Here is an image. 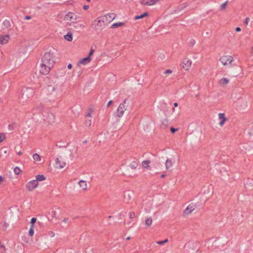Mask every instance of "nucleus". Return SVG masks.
Wrapping results in <instances>:
<instances>
[{
    "instance_id": "obj_61",
    "label": "nucleus",
    "mask_w": 253,
    "mask_h": 253,
    "mask_svg": "<svg viewBox=\"0 0 253 253\" xmlns=\"http://www.w3.org/2000/svg\"><path fill=\"white\" fill-rule=\"evenodd\" d=\"M38 108V106H36L35 108H34V110L37 109Z\"/></svg>"
},
{
    "instance_id": "obj_48",
    "label": "nucleus",
    "mask_w": 253,
    "mask_h": 253,
    "mask_svg": "<svg viewBox=\"0 0 253 253\" xmlns=\"http://www.w3.org/2000/svg\"><path fill=\"white\" fill-rule=\"evenodd\" d=\"M89 8V6L88 5H84L83 7V8L84 9V10H87Z\"/></svg>"
},
{
    "instance_id": "obj_9",
    "label": "nucleus",
    "mask_w": 253,
    "mask_h": 253,
    "mask_svg": "<svg viewBox=\"0 0 253 253\" xmlns=\"http://www.w3.org/2000/svg\"><path fill=\"white\" fill-rule=\"evenodd\" d=\"M77 16L73 12H69L65 15L64 18V20L66 21H72V20H76Z\"/></svg>"
},
{
    "instance_id": "obj_18",
    "label": "nucleus",
    "mask_w": 253,
    "mask_h": 253,
    "mask_svg": "<svg viewBox=\"0 0 253 253\" xmlns=\"http://www.w3.org/2000/svg\"><path fill=\"white\" fill-rule=\"evenodd\" d=\"M172 166L173 162L172 161L169 159H168L165 163V167L166 169L169 170V169L172 167Z\"/></svg>"
},
{
    "instance_id": "obj_23",
    "label": "nucleus",
    "mask_w": 253,
    "mask_h": 253,
    "mask_svg": "<svg viewBox=\"0 0 253 253\" xmlns=\"http://www.w3.org/2000/svg\"><path fill=\"white\" fill-rule=\"evenodd\" d=\"M149 14L147 12H144V13L140 15H137L135 17V20H137V19H142L145 17H147L148 16Z\"/></svg>"
},
{
    "instance_id": "obj_47",
    "label": "nucleus",
    "mask_w": 253,
    "mask_h": 253,
    "mask_svg": "<svg viewBox=\"0 0 253 253\" xmlns=\"http://www.w3.org/2000/svg\"><path fill=\"white\" fill-rule=\"evenodd\" d=\"M195 41H194V40L191 41L189 42V44H190L191 45H192V46L194 45L195 44Z\"/></svg>"
},
{
    "instance_id": "obj_29",
    "label": "nucleus",
    "mask_w": 253,
    "mask_h": 253,
    "mask_svg": "<svg viewBox=\"0 0 253 253\" xmlns=\"http://www.w3.org/2000/svg\"><path fill=\"white\" fill-rule=\"evenodd\" d=\"M106 16L107 18L109 17L111 20H113V19H115V18L116 17V15L114 13H109V14H107L106 15Z\"/></svg>"
},
{
    "instance_id": "obj_27",
    "label": "nucleus",
    "mask_w": 253,
    "mask_h": 253,
    "mask_svg": "<svg viewBox=\"0 0 253 253\" xmlns=\"http://www.w3.org/2000/svg\"><path fill=\"white\" fill-rule=\"evenodd\" d=\"M124 25H125V23H123V22L116 23H114L113 25H112L111 27L113 28H115L118 27L119 26H123Z\"/></svg>"
},
{
    "instance_id": "obj_56",
    "label": "nucleus",
    "mask_w": 253,
    "mask_h": 253,
    "mask_svg": "<svg viewBox=\"0 0 253 253\" xmlns=\"http://www.w3.org/2000/svg\"><path fill=\"white\" fill-rule=\"evenodd\" d=\"M165 176H166V174H162V175H161V177L162 178H164Z\"/></svg>"
},
{
    "instance_id": "obj_16",
    "label": "nucleus",
    "mask_w": 253,
    "mask_h": 253,
    "mask_svg": "<svg viewBox=\"0 0 253 253\" xmlns=\"http://www.w3.org/2000/svg\"><path fill=\"white\" fill-rule=\"evenodd\" d=\"M191 65V61L190 60H186L183 62L182 67L185 70H188Z\"/></svg>"
},
{
    "instance_id": "obj_51",
    "label": "nucleus",
    "mask_w": 253,
    "mask_h": 253,
    "mask_svg": "<svg viewBox=\"0 0 253 253\" xmlns=\"http://www.w3.org/2000/svg\"><path fill=\"white\" fill-rule=\"evenodd\" d=\"M49 234L52 237H53L54 236V233L53 231H50Z\"/></svg>"
},
{
    "instance_id": "obj_34",
    "label": "nucleus",
    "mask_w": 253,
    "mask_h": 253,
    "mask_svg": "<svg viewBox=\"0 0 253 253\" xmlns=\"http://www.w3.org/2000/svg\"><path fill=\"white\" fill-rule=\"evenodd\" d=\"M3 24L6 27H8L10 26V22L8 20H5L3 21Z\"/></svg>"
},
{
    "instance_id": "obj_49",
    "label": "nucleus",
    "mask_w": 253,
    "mask_h": 253,
    "mask_svg": "<svg viewBox=\"0 0 253 253\" xmlns=\"http://www.w3.org/2000/svg\"><path fill=\"white\" fill-rule=\"evenodd\" d=\"M241 30V28L240 27H237L236 29H235V31L237 32H240Z\"/></svg>"
},
{
    "instance_id": "obj_17",
    "label": "nucleus",
    "mask_w": 253,
    "mask_h": 253,
    "mask_svg": "<svg viewBox=\"0 0 253 253\" xmlns=\"http://www.w3.org/2000/svg\"><path fill=\"white\" fill-rule=\"evenodd\" d=\"M131 197V193L130 191H128L125 192L124 194V200L127 203L130 200Z\"/></svg>"
},
{
    "instance_id": "obj_21",
    "label": "nucleus",
    "mask_w": 253,
    "mask_h": 253,
    "mask_svg": "<svg viewBox=\"0 0 253 253\" xmlns=\"http://www.w3.org/2000/svg\"><path fill=\"white\" fill-rule=\"evenodd\" d=\"M229 82V80L225 78L221 79L219 81V83L221 84L226 85Z\"/></svg>"
},
{
    "instance_id": "obj_55",
    "label": "nucleus",
    "mask_w": 253,
    "mask_h": 253,
    "mask_svg": "<svg viewBox=\"0 0 253 253\" xmlns=\"http://www.w3.org/2000/svg\"><path fill=\"white\" fill-rule=\"evenodd\" d=\"M173 105H174V107H177L178 106V103H176V102L174 103Z\"/></svg>"
},
{
    "instance_id": "obj_28",
    "label": "nucleus",
    "mask_w": 253,
    "mask_h": 253,
    "mask_svg": "<svg viewBox=\"0 0 253 253\" xmlns=\"http://www.w3.org/2000/svg\"><path fill=\"white\" fill-rule=\"evenodd\" d=\"M152 223V219L151 217H149L146 219L145 224L147 226H150L151 225Z\"/></svg>"
},
{
    "instance_id": "obj_62",
    "label": "nucleus",
    "mask_w": 253,
    "mask_h": 253,
    "mask_svg": "<svg viewBox=\"0 0 253 253\" xmlns=\"http://www.w3.org/2000/svg\"><path fill=\"white\" fill-rule=\"evenodd\" d=\"M252 54H253V47L252 48Z\"/></svg>"
},
{
    "instance_id": "obj_52",
    "label": "nucleus",
    "mask_w": 253,
    "mask_h": 253,
    "mask_svg": "<svg viewBox=\"0 0 253 253\" xmlns=\"http://www.w3.org/2000/svg\"><path fill=\"white\" fill-rule=\"evenodd\" d=\"M91 111H90V112H88L86 115V117H91Z\"/></svg>"
},
{
    "instance_id": "obj_19",
    "label": "nucleus",
    "mask_w": 253,
    "mask_h": 253,
    "mask_svg": "<svg viewBox=\"0 0 253 253\" xmlns=\"http://www.w3.org/2000/svg\"><path fill=\"white\" fill-rule=\"evenodd\" d=\"M150 161L149 160H145L142 161L141 163L142 167L143 169H149L150 168Z\"/></svg>"
},
{
    "instance_id": "obj_60",
    "label": "nucleus",
    "mask_w": 253,
    "mask_h": 253,
    "mask_svg": "<svg viewBox=\"0 0 253 253\" xmlns=\"http://www.w3.org/2000/svg\"><path fill=\"white\" fill-rule=\"evenodd\" d=\"M130 237H127L126 238V239L127 240H129L130 239Z\"/></svg>"
},
{
    "instance_id": "obj_35",
    "label": "nucleus",
    "mask_w": 253,
    "mask_h": 253,
    "mask_svg": "<svg viewBox=\"0 0 253 253\" xmlns=\"http://www.w3.org/2000/svg\"><path fill=\"white\" fill-rule=\"evenodd\" d=\"M85 125L86 126H90L91 125V120L90 119L86 120L85 121Z\"/></svg>"
},
{
    "instance_id": "obj_22",
    "label": "nucleus",
    "mask_w": 253,
    "mask_h": 253,
    "mask_svg": "<svg viewBox=\"0 0 253 253\" xmlns=\"http://www.w3.org/2000/svg\"><path fill=\"white\" fill-rule=\"evenodd\" d=\"M64 39L69 42H71L73 40L72 34L70 33H68L67 35L64 36Z\"/></svg>"
},
{
    "instance_id": "obj_3",
    "label": "nucleus",
    "mask_w": 253,
    "mask_h": 253,
    "mask_svg": "<svg viewBox=\"0 0 253 253\" xmlns=\"http://www.w3.org/2000/svg\"><path fill=\"white\" fill-rule=\"evenodd\" d=\"M128 105V103L126 102V99H125L123 103H121L117 110V116L121 118L124 114L125 111L127 109Z\"/></svg>"
},
{
    "instance_id": "obj_10",
    "label": "nucleus",
    "mask_w": 253,
    "mask_h": 253,
    "mask_svg": "<svg viewBox=\"0 0 253 253\" xmlns=\"http://www.w3.org/2000/svg\"><path fill=\"white\" fill-rule=\"evenodd\" d=\"M55 166L57 169H62L66 166V163L62 161L61 157H58L55 161Z\"/></svg>"
},
{
    "instance_id": "obj_57",
    "label": "nucleus",
    "mask_w": 253,
    "mask_h": 253,
    "mask_svg": "<svg viewBox=\"0 0 253 253\" xmlns=\"http://www.w3.org/2000/svg\"><path fill=\"white\" fill-rule=\"evenodd\" d=\"M126 224H127V225H131V222H130V221L127 222L126 223Z\"/></svg>"
},
{
    "instance_id": "obj_15",
    "label": "nucleus",
    "mask_w": 253,
    "mask_h": 253,
    "mask_svg": "<svg viewBox=\"0 0 253 253\" xmlns=\"http://www.w3.org/2000/svg\"><path fill=\"white\" fill-rule=\"evenodd\" d=\"M80 187L82 189L83 191H85L87 189V186L85 181L81 180L78 182Z\"/></svg>"
},
{
    "instance_id": "obj_40",
    "label": "nucleus",
    "mask_w": 253,
    "mask_h": 253,
    "mask_svg": "<svg viewBox=\"0 0 253 253\" xmlns=\"http://www.w3.org/2000/svg\"><path fill=\"white\" fill-rule=\"evenodd\" d=\"M8 224L6 222H4L2 225V227L3 228H4V229H6L7 228V227H8Z\"/></svg>"
},
{
    "instance_id": "obj_50",
    "label": "nucleus",
    "mask_w": 253,
    "mask_h": 253,
    "mask_svg": "<svg viewBox=\"0 0 253 253\" xmlns=\"http://www.w3.org/2000/svg\"><path fill=\"white\" fill-rule=\"evenodd\" d=\"M25 19L26 20H30L31 19V17L30 16H26L25 17Z\"/></svg>"
},
{
    "instance_id": "obj_63",
    "label": "nucleus",
    "mask_w": 253,
    "mask_h": 253,
    "mask_svg": "<svg viewBox=\"0 0 253 253\" xmlns=\"http://www.w3.org/2000/svg\"><path fill=\"white\" fill-rule=\"evenodd\" d=\"M72 23H73V24H74V23H75L76 22H75V21H72Z\"/></svg>"
},
{
    "instance_id": "obj_13",
    "label": "nucleus",
    "mask_w": 253,
    "mask_h": 253,
    "mask_svg": "<svg viewBox=\"0 0 253 253\" xmlns=\"http://www.w3.org/2000/svg\"><path fill=\"white\" fill-rule=\"evenodd\" d=\"M218 116L219 119L221 120L219 125L220 126H223L225 122L227 121V119L225 117L224 113H220L218 114Z\"/></svg>"
},
{
    "instance_id": "obj_38",
    "label": "nucleus",
    "mask_w": 253,
    "mask_h": 253,
    "mask_svg": "<svg viewBox=\"0 0 253 253\" xmlns=\"http://www.w3.org/2000/svg\"><path fill=\"white\" fill-rule=\"evenodd\" d=\"M135 216V213L133 211H130L129 213V217L130 218L132 219L134 218Z\"/></svg>"
},
{
    "instance_id": "obj_53",
    "label": "nucleus",
    "mask_w": 253,
    "mask_h": 253,
    "mask_svg": "<svg viewBox=\"0 0 253 253\" xmlns=\"http://www.w3.org/2000/svg\"><path fill=\"white\" fill-rule=\"evenodd\" d=\"M72 65L70 63V64H69L68 65V69H71L72 68Z\"/></svg>"
},
{
    "instance_id": "obj_12",
    "label": "nucleus",
    "mask_w": 253,
    "mask_h": 253,
    "mask_svg": "<svg viewBox=\"0 0 253 253\" xmlns=\"http://www.w3.org/2000/svg\"><path fill=\"white\" fill-rule=\"evenodd\" d=\"M10 39L9 35H2L0 34V43L4 44L7 43Z\"/></svg>"
},
{
    "instance_id": "obj_11",
    "label": "nucleus",
    "mask_w": 253,
    "mask_h": 253,
    "mask_svg": "<svg viewBox=\"0 0 253 253\" xmlns=\"http://www.w3.org/2000/svg\"><path fill=\"white\" fill-rule=\"evenodd\" d=\"M160 0H141L140 3L144 5H152Z\"/></svg>"
},
{
    "instance_id": "obj_30",
    "label": "nucleus",
    "mask_w": 253,
    "mask_h": 253,
    "mask_svg": "<svg viewBox=\"0 0 253 253\" xmlns=\"http://www.w3.org/2000/svg\"><path fill=\"white\" fill-rule=\"evenodd\" d=\"M36 221H37L36 218H35V217L32 218V219L31 220V222H30L31 227H32L33 228H34V224L36 223Z\"/></svg>"
},
{
    "instance_id": "obj_8",
    "label": "nucleus",
    "mask_w": 253,
    "mask_h": 253,
    "mask_svg": "<svg viewBox=\"0 0 253 253\" xmlns=\"http://www.w3.org/2000/svg\"><path fill=\"white\" fill-rule=\"evenodd\" d=\"M196 206L195 204L191 203L183 211V214L185 215H189L191 214L196 209Z\"/></svg>"
},
{
    "instance_id": "obj_36",
    "label": "nucleus",
    "mask_w": 253,
    "mask_h": 253,
    "mask_svg": "<svg viewBox=\"0 0 253 253\" xmlns=\"http://www.w3.org/2000/svg\"><path fill=\"white\" fill-rule=\"evenodd\" d=\"M29 234V235L31 237L33 236V235L34 234V228H33L32 227H30Z\"/></svg>"
},
{
    "instance_id": "obj_2",
    "label": "nucleus",
    "mask_w": 253,
    "mask_h": 253,
    "mask_svg": "<svg viewBox=\"0 0 253 253\" xmlns=\"http://www.w3.org/2000/svg\"><path fill=\"white\" fill-rule=\"evenodd\" d=\"M22 91L21 98L23 102H26L31 98L35 93L34 89L31 87H24L22 89Z\"/></svg>"
},
{
    "instance_id": "obj_59",
    "label": "nucleus",
    "mask_w": 253,
    "mask_h": 253,
    "mask_svg": "<svg viewBox=\"0 0 253 253\" xmlns=\"http://www.w3.org/2000/svg\"><path fill=\"white\" fill-rule=\"evenodd\" d=\"M18 154L19 155H21V154H22V152H21V151H19V152H18Z\"/></svg>"
},
{
    "instance_id": "obj_43",
    "label": "nucleus",
    "mask_w": 253,
    "mask_h": 253,
    "mask_svg": "<svg viewBox=\"0 0 253 253\" xmlns=\"http://www.w3.org/2000/svg\"><path fill=\"white\" fill-rule=\"evenodd\" d=\"M93 53L94 50L92 48H91L87 57H90V56L93 54Z\"/></svg>"
},
{
    "instance_id": "obj_39",
    "label": "nucleus",
    "mask_w": 253,
    "mask_h": 253,
    "mask_svg": "<svg viewBox=\"0 0 253 253\" xmlns=\"http://www.w3.org/2000/svg\"><path fill=\"white\" fill-rule=\"evenodd\" d=\"M76 28H84V26L83 24H79L78 26H75L74 25H73Z\"/></svg>"
},
{
    "instance_id": "obj_32",
    "label": "nucleus",
    "mask_w": 253,
    "mask_h": 253,
    "mask_svg": "<svg viewBox=\"0 0 253 253\" xmlns=\"http://www.w3.org/2000/svg\"><path fill=\"white\" fill-rule=\"evenodd\" d=\"M228 1H226L223 3L220 6L221 10H224L226 8Z\"/></svg>"
},
{
    "instance_id": "obj_7",
    "label": "nucleus",
    "mask_w": 253,
    "mask_h": 253,
    "mask_svg": "<svg viewBox=\"0 0 253 253\" xmlns=\"http://www.w3.org/2000/svg\"><path fill=\"white\" fill-rule=\"evenodd\" d=\"M38 184L39 183L37 180H33L26 184V188L28 191H32L38 186Z\"/></svg>"
},
{
    "instance_id": "obj_64",
    "label": "nucleus",
    "mask_w": 253,
    "mask_h": 253,
    "mask_svg": "<svg viewBox=\"0 0 253 253\" xmlns=\"http://www.w3.org/2000/svg\"><path fill=\"white\" fill-rule=\"evenodd\" d=\"M174 110H175L174 108H172V111H173V112H174Z\"/></svg>"
},
{
    "instance_id": "obj_37",
    "label": "nucleus",
    "mask_w": 253,
    "mask_h": 253,
    "mask_svg": "<svg viewBox=\"0 0 253 253\" xmlns=\"http://www.w3.org/2000/svg\"><path fill=\"white\" fill-rule=\"evenodd\" d=\"M5 135L3 133H0V143L3 141V140L5 139Z\"/></svg>"
},
{
    "instance_id": "obj_46",
    "label": "nucleus",
    "mask_w": 253,
    "mask_h": 253,
    "mask_svg": "<svg viewBox=\"0 0 253 253\" xmlns=\"http://www.w3.org/2000/svg\"><path fill=\"white\" fill-rule=\"evenodd\" d=\"M4 180V178L0 175V184H1Z\"/></svg>"
},
{
    "instance_id": "obj_14",
    "label": "nucleus",
    "mask_w": 253,
    "mask_h": 253,
    "mask_svg": "<svg viewBox=\"0 0 253 253\" xmlns=\"http://www.w3.org/2000/svg\"><path fill=\"white\" fill-rule=\"evenodd\" d=\"M103 23V21L98 18L97 20H95L92 22L91 26L93 28L97 30L98 27H101Z\"/></svg>"
},
{
    "instance_id": "obj_20",
    "label": "nucleus",
    "mask_w": 253,
    "mask_h": 253,
    "mask_svg": "<svg viewBox=\"0 0 253 253\" xmlns=\"http://www.w3.org/2000/svg\"><path fill=\"white\" fill-rule=\"evenodd\" d=\"M91 61L90 57H86L85 58H83L79 62L80 64L85 65L89 63Z\"/></svg>"
},
{
    "instance_id": "obj_1",
    "label": "nucleus",
    "mask_w": 253,
    "mask_h": 253,
    "mask_svg": "<svg viewBox=\"0 0 253 253\" xmlns=\"http://www.w3.org/2000/svg\"><path fill=\"white\" fill-rule=\"evenodd\" d=\"M55 62L53 53L46 52L42 57L41 63L39 67V71L42 75H47L53 67Z\"/></svg>"
},
{
    "instance_id": "obj_6",
    "label": "nucleus",
    "mask_w": 253,
    "mask_h": 253,
    "mask_svg": "<svg viewBox=\"0 0 253 253\" xmlns=\"http://www.w3.org/2000/svg\"><path fill=\"white\" fill-rule=\"evenodd\" d=\"M44 121L48 124L51 125L54 122L55 117L52 113H47L43 115Z\"/></svg>"
},
{
    "instance_id": "obj_33",
    "label": "nucleus",
    "mask_w": 253,
    "mask_h": 253,
    "mask_svg": "<svg viewBox=\"0 0 253 253\" xmlns=\"http://www.w3.org/2000/svg\"><path fill=\"white\" fill-rule=\"evenodd\" d=\"M168 241H169L167 239L164 241H158V242H157V244L160 245H163L165 243L168 242Z\"/></svg>"
},
{
    "instance_id": "obj_5",
    "label": "nucleus",
    "mask_w": 253,
    "mask_h": 253,
    "mask_svg": "<svg viewBox=\"0 0 253 253\" xmlns=\"http://www.w3.org/2000/svg\"><path fill=\"white\" fill-rule=\"evenodd\" d=\"M219 61L223 66H227L231 64L233 58L230 55H223L220 58Z\"/></svg>"
},
{
    "instance_id": "obj_45",
    "label": "nucleus",
    "mask_w": 253,
    "mask_h": 253,
    "mask_svg": "<svg viewBox=\"0 0 253 253\" xmlns=\"http://www.w3.org/2000/svg\"><path fill=\"white\" fill-rule=\"evenodd\" d=\"M172 73V71L169 70V69H168V70H167L166 71H165L164 73L165 74H171Z\"/></svg>"
},
{
    "instance_id": "obj_31",
    "label": "nucleus",
    "mask_w": 253,
    "mask_h": 253,
    "mask_svg": "<svg viewBox=\"0 0 253 253\" xmlns=\"http://www.w3.org/2000/svg\"><path fill=\"white\" fill-rule=\"evenodd\" d=\"M20 172L21 169L18 167H16L14 169V172L15 174L18 175L20 173Z\"/></svg>"
},
{
    "instance_id": "obj_58",
    "label": "nucleus",
    "mask_w": 253,
    "mask_h": 253,
    "mask_svg": "<svg viewBox=\"0 0 253 253\" xmlns=\"http://www.w3.org/2000/svg\"><path fill=\"white\" fill-rule=\"evenodd\" d=\"M67 220H68L67 219H64L63 220V221H64V222H66Z\"/></svg>"
},
{
    "instance_id": "obj_44",
    "label": "nucleus",
    "mask_w": 253,
    "mask_h": 253,
    "mask_svg": "<svg viewBox=\"0 0 253 253\" xmlns=\"http://www.w3.org/2000/svg\"><path fill=\"white\" fill-rule=\"evenodd\" d=\"M50 213L51 214V215L53 217L55 216L56 211H55L52 210Z\"/></svg>"
},
{
    "instance_id": "obj_41",
    "label": "nucleus",
    "mask_w": 253,
    "mask_h": 253,
    "mask_svg": "<svg viewBox=\"0 0 253 253\" xmlns=\"http://www.w3.org/2000/svg\"><path fill=\"white\" fill-rule=\"evenodd\" d=\"M178 130V128H174L172 127H170V131L172 133H174L175 132L177 131Z\"/></svg>"
},
{
    "instance_id": "obj_25",
    "label": "nucleus",
    "mask_w": 253,
    "mask_h": 253,
    "mask_svg": "<svg viewBox=\"0 0 253 253\" xmlns=\"http://www.w3.org/2000/svg\"><path fill=\"white\" fill-rule=\"evenodd\" d=\"M138 166V163L136 161H132L129 165V167L132 169H136Z\"/></svg>"
},
{
    "instance_id": "obj_26",
    "label": "nucleus",
    "mask_w": 253,
    "mask_h": 253,
    "mask_svg": "<svg viewBox=\"0 0 253 253\" xmlns=\"http://www.w3.org/2000/svg\"><path fill=\"white\" fill-rule=\"evenodd\" d=\"M33 159L37 162H39L41 160L40 156L37 153L33 154Z\"/></svg>"
},
{
    "instance_id": "obj_42",
    "label": "nucleus",
    "mask_w": 253,
    "mask_h": 253,
    "mask_svg": "<svg viewBox=\"0 0 253 253\" xmlns=\"http://www.w3.org/2000/svg\"><path fill=\"white\" fill-rule=\"evenodd\" d=\"M250 19L249 17H246L244 21V23L247 25L250 21Z\"/></svg>"
},
{
    "instance_id": "obj_4",
    "label": "nucleus",
    "mask_w": 253,
    "mask_h": 253,
    "mask_svg": "<svg viewBox=\"0 0 253 253\" xmlns=\"http://www.w3.org/2000/svg\"><path fill=\"white\" fill-rule=\"evenodd\" d=\"M48 90L50 93L55 92L56 93H59L61 91V88L60 84L57 83L56 81L54 82V85H49L48 86Z\"/></svg>"
},
{
    "instance_id": "obj_24",
    "label": "nucleus",
    "mask_w": 253,
    "mask_h": 253,
    "mask_svg": "<svg viewBox=\"0 0 253 253\" xmlns=\"http://www.w3.org/2000/svg\"><path fill=\"white\" fill-rule=\"evenodd\" d=\"M36 179L35 180L38 181H42L45 179V177L44 175L42 174H38L36 175Z\"/></svg>"
},
{
    "instance_id": "obj_54",
    "label": "nucleus",
    "mask_w": 253,
    "mask_h": 253,
    "mask_svg": "<svg viewBox=\"0 0 253 253\" xmlns=\"http://www.w3.org/2000/svg\"><path fill=\"white\" fill-rule=\"evenodd\" d=\"M112 103V101L110 100L107 103V106H109L111 105V104Z\"/></svg>"
}]
</instances>
